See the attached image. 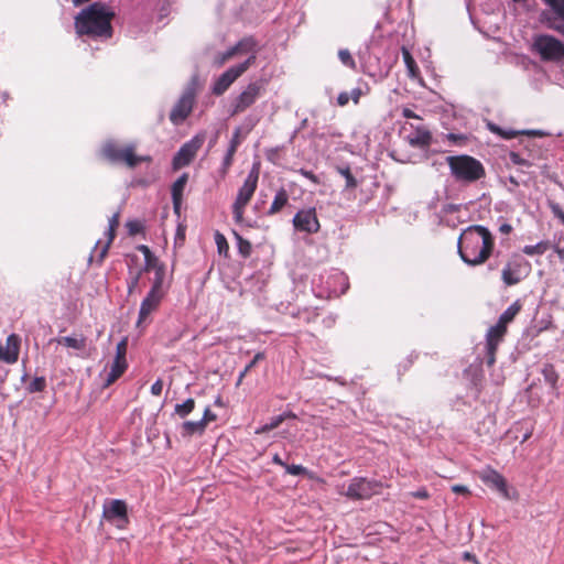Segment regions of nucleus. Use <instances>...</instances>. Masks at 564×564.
I'll use <instances>...</instances> for the list:
<instances>
[{"mask_svg": "<svg viewBox=\"0 0 564 564\" xmlns=\"http://www.w3.org/2000/svg\"><path fill=\"white\" fill-rule=\"evenodd\" d=\"M128 338L123 337L116 347V356L111 364L110 371L108 372L105 387L115 383L128 369L127 362Z\"/></svg>", "mask_w": 564, "mask_h": 564, "instance_id": "nucleus-13", "label": "nucleus"}, {"mask_svg": "<svg viewBox=\"0 0 564 564\" xmlns=\"http://www.w3.org/2000/svg\"><path fill=\"white\" fill-rule=\"evenodd\" d=\"M45 388L46 380L44 377H35L29 386L30 392H42L45 390Z\"/></svg>", "mask_w": 564, "mask_h": 564, "instance_id": "nucleus-42", "label": "nucleus"}, {"mask_svg": "<svg viewBox=\"0 0 564 564\" xmlns=\"http://www.w3.org/2000/svg\"><path fill=\"white\" fill-rule=\"evenodd\" d=\"M20 352V337L11 334L7 337L6 345H0V360L7 364H14L18 361Z\"/></svg>", "mask_w": 564, "mask_h": 564, "instance_id": "nucleus-20", "label": "nucleus"}, {"mask_svg": "<svg viewBox=\"0 0 564 564\" xmlns=\"http://www.w3.org/2000/svg\"><path fill=\"white\" fill-rule=\"evenodd\" d=\"M237 151L232 150V149H227V152H226V155L223 160V164H221V173L224 175L227 174L228 170L230 169V166L232 165L234 163V156L236 154Z\"/></svg>", "mask_w": 564, "mask_h": 564, "instance_id": "nucleus-41", "label": "nucleus"}, {"mask_svg": "<svg viewBox=\"0 0 564 564\" xmlns=\"http://www.w3.org/2000/svg\"><path fill=\"white\" fill-rule=\"evenodd\" d=\"M238 251L243 258H248L252 251L251 243L240 236H238Z\"/></svg>", "mask_w": 564, "mask_h": 564, "instance_id": "nucleus-43", "label": "nucleus"}, {"mask_svg": "<svg viewBox=\"0 0 564 564\" xmlns=\"http://www.w3.org/2000/svg\"><path fill=\"white\" fill-rule=\"evenodd\" d=\"M547 26L551 30L558 32L562 36L564 35V24L555 23V22L549 20Z\"/></svg>", "mask_w": 564, "mask_h": 564, "instance_id": "nucleus-56", "label": "nucleus"}, {"mask_svg": "<svg viewBox=\"0 0 564 564\" xmlns=\"http://www.w3.org/2000/svg\"><path fill=\"white\" fill-rule=\"evenodd\" d=\"M412 496L420 499H427L429 492L426 491V489H421L416 492H413Z\"/></svg>", "mask_w": 564, "mask_h": 564, "instance_id": "nucleus-61", "label": "nucleus"}, {"mask_svg": "<svg viewBox=\"0 0 564 564\" xmlns=\"http://www.w3.org/2000/svg\"><path fill=\"white\" fill-rule=\"evenodd\" d=\"M115 11L102 2H94L75 17V30L79 36L110 39Z\"/></svg>", "mask_w": 564, "mask_h": 564, "instance_id": "nucleus-2", "label": "nucleus"}, {"mask_svg": "<svg viewBox=\"0 0 564 564\" xmlns=\"http://www.w3.org/2000/svg\"><path fill=\"white\" fill-rule=\"evenodd\" d=\"M522 304L519 300L514 301L500 316L497 324L507 327L513 322L516 316L520 313Z\"/></svg>", "mask_w": 564, "mask_h": 564, "instance_id": "nucleus-26", "label": "nucleus"}, {"mask_svg": "<svg viewBox=\"0 0 564 564\" xmlns=\"http://www.w3.org/2000/svg\"><path fill=\"white\" fill-rule=\"evenodd\" d=\"M285 471L293 476H300L307 474V469L302 465H289L285 466Z\"/></svg>", "mask_w": 564, "mask_h": 564, "instance_id": "nucleus-46", "label": "nucleus"}, {"mask_svg": "<svg viewBox=\"0 0 564 564\" xmlns=\"http://www.w3.org/2000/svg\"><path fill=\"white\" fill-rule=\"evenodd\" d=\"M336 171L345 177L346 180V189H355L358 186V182L352 175L349 166H337Z\"/></svg>", "mask_w": 564, "mask_h": 564, "instance_id": "nucleus-35", "label": "nucleus"}, {"mask_svg": "<svg viewBox=\"0 0 564 564\" xmlns=\"http://www.w3.org/2000/svg\"><path fill=\"white\" fill-rule=\"evenodd\" d=\"M350 99V94H348L347 91H341L337 97V104L340 107H345L346 105H348Z\"/></svg>", "mask_w": 564, "mask_h": 564, "instance_id": "nucleus-55", "label": "nucleus"}, {"mask_svg": "<svg viewBox=\"0 0 564 564\" xmlns=\"http://www.w3.org/2000/svg\"><path fill=\"white\" fill-rule=\"evenodd\" d=\"M451 175L455 181L471 184L486 176L484 164L468 154L449 155L446 158Z\"/></svg>", "mask_w": 564, "mask_h": 564, "instance_id": "nucleus-3", "label": "nucleus"}, {"mask_svg": "<svg viewBox=\"0 0 564 564\" xmlns=\"http://www.w3.org/2000/svg\"><path fill=\"white\" fill-rule=\"evenodd\" d=\"M215 242H216V246H217V250L219 252V254H227L228 250H229V246H228V242H227V239L225 238V236L223 234H220L219 231H216L215 234Z\"/></svg>", "mask_w": 564, "mask_h": 564, "instance_id": "nucleus-40", "label": "nucleus"}, {"mask_svg": "<svg viewBox=\"0 0 564 564\" xmlns=\"http://www.w3.org/2000/svg\"><path fill=\"white\" fill-rule=\"evenodd\" d=\"M370 93V87L367 83L364 84L362 87H356L350 93V98L355 105L359 104V100L362 96L368 95Z\"/></svg>", "mask_w": 564, "mask_h": 564, "instance_id": "nucleus-38", "label": "nucleus"}, {"mask_svg": "<svg viewBox=\"0 0 564 564\" xmlns=\"http://www.w3.org/2000/svg\"><path fill=\"white\" fill-rule=\"evenodd\" d=\"M338 58L341 62V64L345 65L346 67L350 69H356L357 64L349 50L340 48L338 51Z\"/></svg>", "mask_w": 564, "mask_h": 564, "instance_id": "nucleus-37", "label": "nucleus"}, {"mask_svg": "<svg viewBox=\"0 0 564 564\" xmlns=\"http://www.w3.org/2000/svg\"><path fill=\"white\" fill-rule=\"evenodd\" d=\"M402 57H403V62L408 68L409 76L412 78L417 77L420 75V68L416 65V62L413 58L410 51L405 47H402Z\"/></svg>", "mask_w": 564, "mask_h": 564, "instance_id": "nucleus-31", "label": "nucleus"}, {"mask_svg": "<svg viewBox=\"0 0 564 564\" xmlns=\"http://www.w3.org/2000/svg\"><path fill=\"white\" fill-rule=\"evenodd\" d=\"M289 198L290 197L288 191L284 187H280L274 195V198L267 212V215L274 216L282 212V209L289 205Z\"/></svg>", "mask_w": 564, "mask_h": 564, "instance_id": "nucleus-23", "label": "nucleus"}, {"mask_svg": "<svg viewBox=\"0 0 564 564\" xmlns=\"http://www.w3.org/2000/svg\"><path fill=\"white\" fill-rule=\"evenodd\" d=\"M260 165L254 163L248 173L243 184L239 187L235 202L232 204V216L237 224L243 221L245 209L252 199L259 182Z\"/></svg>", "mask_w": 564, "mask_h": 564, "instance_id": "nucleus-4", "label": "nucleus"}, {"mask_svg": "<svg viewBox=\"0 0 564 564\" xmlns=\"http://www.w3.org/2000/svg\"><path fill=\"white\" fill-rule=\"evenodd\" d=\"M402 116L406 119H422L419 115L412 111L410 108H403Z\"/></svg>", "mask_w": 564, "mask_h": 564, "instance_id": "nucleus-57", "label": "nucleus"}, {"mask_svg": "<svg viewBox=\"0 0 564 564\" xmlns=\"http://www.w3.org/2000/svg\"><path fill=\"white\" fill-rule=\"evenodd\" d=\"M217 420L216 413H214L209 408H206L203 414V417L200 419L202 422H204V425L207 427V425L210 422H214Z\"/></svg>", "mask_w": 564, "mask_h": 564, "instance_id": "nucleus-49", "label": "nucleus"}, {"mask_svg": "<svg viewBox=\"0 0 564 564\" xmlns=\"http://www.w3.org/2000/svg\"><path fill=\"white\" fill-rule=\"evenodd\" d=\"M102 516L108 522H116L118 528L129 523L128 506L124 500L111 499L104 505Z\"/></svg>", "mask_w": 564, "mask_h": 564, "instance_id": "nucleus-15", "label": "nucleus"}, {"mask_svg": "<svg viewBox=\"0 0 564 564\" xmlns=\"http://www.w3.org/2000/svg\"><path fill=\"white\" fill-rule=\"evenodd\" d=\"M286 419H296V415L290 411L274 416L269 423L258 427L254 433L258 435L269 433L270 431L278 429Z\"/></svg>", "mask_w": 564, "mask_h": 564, "instance_id": "nucleus-25", "label": "nucleus"}, {"mask_svg": "<svg viewBox=\"0 0 564 564\" xmlns=\"http://www.w3.org/2000/svg\"><path fill=\"white\" fill-rule=\"evenodd\" d=\"M137 249L142 252V254L144 256V259L149 256H151L153 252L150 250V248L145 245H139L137 247Z\"/></svg>", "mask_w": 564, "mask_h": 564, "instance_id": "nucleus-59", "label": "nucleus"}, {"mask_svg": "<svg viewBox=\"0 0 564 564\" xmlns=\"http://www.w3.org/2000/svg\"><path fill=\"white\" fill-rule=\"evenodd\" d=\"M144 262V267L140 270H143V272L154 271L153 281H158L159 284H163L165 278V265L153 253L147 257Z\"/></svg>", "mask_w": 564, "mask_h": 564, "instance_id": "nucleus-22", "label": "nucleus"}, {"mask_svg": "<svg viewBox=\"0 0 564 564\" xmlns=\"http://www.w3.org/2000/svg\"><path fill=\"white\" fill-rule=\"evenodd\" d=\"M52 341H56L59 345H64L76 350H83L86 348V338L84 336H80L79 338L70 336L58 337L51 339V343Z\"/></svg>", "mask_w": 564, "mask_h": 564, "instance_id": "nucleus-29", "label": "nucleus"}, {"mask_svg": "<svg viewBox=\"0 0 564 564\" xmlns=\"http://www.w3.org/2000/svg\"><path fill=\"white\" fill-rule=\"evenodd\" d=\"M163 390V380L158 379L152 386H151V393L153 395L159 397L162 393Z\"/></svg>", "mask_w": 564, "mask_h": 564, "instance_id": "nucleus-54", "label": "nucleus"}, {"mask_svg": "<svg viewBox=\"0 0 564 564\" xmlns=\"http://www.w3.org/2000/svg\"><path fill=\"white\" fill-rule=\"evenodd\" d=\"M129 274L130 278L127 284L128 294L132 295L135 292L141 293V290L139 289V282L143 274V270L130 271Z\"/></svg>", "mask_w": 564, "mask_h": 564, "instance_id": "nucleus-34", "label": "nucleus"}, {"mask_svg": "<svg viewBox=\"0 0 564 564\" xmlns=\"http://www.w3.org/2000/svg\"><path fill=\"white\" fill-rule=\"evenodd\" d=\"M265 359V354L263 351H259L257 352L252 360L245 367V369L242 371H245V373H249L251 371L252 368L256 367V365L259 362V361H262Z\"/></svg>", "mask_w": 564, "mask_h": 564, "instance_id": "nucleus-47", "label": "nucleus"}, {"mask_svg": "<svg viewBox=\"0 0 564 564\" xmlns=\"http://www.w3.org/2000/svg\"><path fill=\"white\" fill-rule=\"evenodd\" d=\"M293 226L295 230L305 234H316L321 229L315 208H306L299 210L293 217Z\"/></svg>", "mask_w": 564, "mask_h": 564, "instance_id": "nucleus-17", "label": "nucleus"}, {"mask_svg": "<svg viewBox=\"0 0 564 564\" xmlns=\"http://www.w3.org/2000/svg\"><path fill=\"white\" fill-rule=\"evenodd\" d=\"M205 142L204 134H196L189 141L184 143L173 158L172 165L174 170H180L191 164L199 149Z\"/></svg>", "mask_w": 564, "mask_h": 564, "instance_id": "nucleus-11", "label": "nucleus"}, {"mask_svg": "<svg viewBox=\"0 0 564 564\" xmlns=\"http://www.w3.org/2000/svg\"><path fill=\"white\" fill-rule=\"evenodd\" d=\"M263 85L260 82H253L234 99L231 104V116L245 112L250 108L263 93Z\"/></svg>", "mask_w": 564, "mask_h": 564, "instance_id": "nucleus-10", "label": "nucleus"}, {"mask_svg": "<svg viewBox=\"0 0 564 564\" xmlns=\"http://www.w3.org/2000/svg\"><path fill=\"white\" fill-rule=\"evenodd\" d=\"M509 158L513 164L530 165V163L527 160L522 159L521 155L517 152H510Z\"/></svg>", "mask_w": 564, "mask_h": 564, "instance_id": "nucleus-51", "label": "nucleus"}, {"mask_svg": "<svg viewBox=\"0 0 564 564\" xmlns=\"http://www.w3.org/2000/svg\"><path fill=\"white\" fill-rule=\"evenodd\" d=\"M164 297L163 284L158 281L152 282V286L140 305L139 318L137 325L140 326L147 322L148 317L155 312Z\"/></svg>", "mask_w": 564, "mask_h": 564, "instance_id": "nucleus-12", "label": "nucleus"}, {"mask_svg": "<svg viewBox=\"0 0 564 564\" xmlns=\"http://www.w3.org/2000/svg\"><path fill=\"white\" fill-rule=\"evenodd\" d=\"M431 141L432 134L424 127L416 128L414 134L410 137V144L415 148H427L431 144Z\"/></svg>", "mask_w": 564, "mask_h": 564, "instance_id": "nucleus-24", "label": "nucleus"}, {"mask_svg": "<svg viewBox=\"0 0 564 564\" xmlns=\"http://www.w3.org/2000/svg\"><path fill=\"white\" fill-rule=\"evenodd\" d=\"M557 17L564 20V0H553L550 6Z\"/></svg>", "mask_w": 564, "mask_h": 564, "instance_id": "nucleus-48", "label": "nucleus"}, {"mask_svg": "<svg viewBox=\"0 0 564 564\" xmlns=\"http://www.w3.org/2000/svg\"><path fill=\"white\" fill-rule=\"evenodd\" d=\"M206 431L204 422L199 421H185L181 425V434L184 437H191L195 434L203 435Z\"/></svg>", "mask_w": 564, "mask_h": 564, "instance_id": "nucleus-27", "label": "nucleus"}, {"mask_svg": "<svg viewBox=\"0 0 564 564\" xmlns=\"http://www.w3.org/2000/svg\"><path fill=\"white\" fill-rule=\"evenodd\" d=\"M551 248V242L549 240H543L533 246H524L522 251L527 256H535L543 254Z\"/></svg>", "mask_w": 564, "mask_h": 564, "instance_id": "nucleus-32", "label": "nucleus"}, {"mask_svg": "<svg viewBox=\"0 0 564 564\" xmlns=\"http://www.w3.org/2000/svg\"><path fill=\"white\" fill-rule=\"evenodd\" d=\"M188 182V174L183 173L172 185L171 194L173 208L176 214H180V209L183 203V193Z\"/></svg>", "mask_w": 564, "mask_h": 564, "instance_id": "nucleus-21", "label": "nucleus"}, {"mask_svg": "<svg viewBox=\"0 0 564 564\" xmlns=\"http://www.w3.org/2000/svg\"><path fill=\"white\" fill-rule=\"evenodd\" d=\"M257 56L250 55L243 63L231 66L223 73L214 83L212 91L216 96H221L231 84L237 80L251 65L256 63Z\"/></svg>", "mask_w": 564, "mask_h": 564, "instance_id": "nucleus-9", "label": "nucleus"}, {"mask_svg": "<svg viewBox=\"0 0 564 564\" xmlns=\"http://www.w3.org/2000/svg\"><path fill=\"white\" fill-rule=\"evenodd\" d=\"M452 491L457 495H464V496L470 495V490L468 489V487H466L464 485H458V484L452 486Z\"/></svg>", "mask_w": 564, "mask_h": 564, "instance_id": "nucleus-53", "label": "nucleus"}, {"mask_svg": "<svg viewBox=\"0 0 564 564\" xmlns=\"http://www.w3.org/2000/svg\"><path fill=\"white\" fill-rule=\"evenodd\" d=\"M531 51L539 55L542 62L560 63L564 59V43L553 35H534Z\"/></svg>", "mask_w": 564, "mask_h": 564, "instance_id": "nucleus-6", "label": "nucleus"}, {"mask_svg": "<svg viewBox=\"0 0 564 564\" xmlns=\"http://www.w3.org/2000/svg\"><path fill=\"white\" fill-rule=\"evenodd\" d=\"M272 462H273L275 465H279V466L283 467V468H285V466H286V463L282 460V458L280 457V455H279V454L273 455V457H272Z\"/></svg>", "mask_w": 564, "mask_h": 564, "instance_id": "nucleus-62", "label": "nucleus"}, {"mask_svg": "<svg viewBox=\"0 0 564 564\" xmlns=\"http://www.w3.org/2000/svg\"><path fill=\"white\" fill-rule=\"evenodd\" d=\"M257 46L258 42L253 36H246L235 45V48L238 54L251 53V55L256 56Z\"/></svg>", "mask_w": 564, "mask_h": 564, "instance_id": "nucleus-30", "label": "nucleus"}, {"mask_svg": "<svg viewBox=\"0 0 564 564\" xmlns=\"http://www.w3.org/2000/svg\"><path fill=\"white\" fill-rule=\"evenodd\" d=\"M499 231L503 235H509L512 231V226L508 223L500 225Z\"/></svg>", "mask_w": 564, "mask_h": 564, "instance_id": "nucleus-60", "label": "nucleus"}, {"mask_svg": "<svg viewBox=\"0 0 564 564\" xmlns=\"http://www.w3.org/2000/svg\"><path fill=\"white\" fill-rule=\"evenodd\" d=\"M240 128H237L232 134V138L230 140V143H229V149H232L235 151L238 150V147L240 145L241 143V140H240Z\"/></svg>", "mask_w": 564, "mask_h": 564, "instance_id": "nucleus-50", "label": "nucleus"}, {"mask_svg": "<svg viewBox=\"0 0 564 564\" xmlns=\"http://www.w3.org/2000/svg\"><path fill=\"white\" fill-rule=\"evenodd\" d=\"M494 248V236L488 228L480 225L467 227L458 238L459 257L470 267H478L487 262Z\"/></svg>", "mask_w": 564, "mask_h": 564, "instance_id": "nucleus-1", "label": "nucleus"}, {"mask_svg": "<svg viewBox=\"0 0 564 564\" xmlns=\"http://www.w3.org/2000/svg\"><path fill=\"white\" fill-rule=\"evenodd\" d=\"M196 402L193 398H188L183 403H177L174 408V413L184 419L194 411Z\"/></svg>", "mask_w": 564, "mask_h": 564, "instance_id": "nucleus-33", "label": "nucleus"}, {"mask_svg": "<svg viewBox=\"0 0 564 564\" xmlns=\"http://www.w3.org/2000/svg\"><path fill=\"white\" fill-rule=\"evenodd\" d=\"M552 212L561 220V223L564 225V212L562 210V208L558 207L557 205H555V206L552 207Z\"/></svg>", "mask_w": 564, "mask_h": 564, "instance_id": "nucleus-58", "label": "nucleus"}, {"mask_svg": "<svg viewBox=\"0 0 564 564\" xmlns=\"http://www.w3.org/2000/svg\"><path fill=\"white\" fill-rule=\"evenodd\" d=\"M126 226L130 236H135L143 231V225L139 220H129Z\"/></svg>", "mask_w": 564, "mask_h": 564, "instance_id": "nucleus-45", "label": "nucleus"}, {"mask_svg": "<svg viewBox=\"0 0 564 564\" xmlns=\"http://www.w3.org/2000/svg\"><path fill=\"white\" fill-rule=\"evenodd\" d=\"M195 104V93L193 89H187L177 100L170 113V120L173 124L178 126L183 123L186 118L192 113Z\"/></svg>", "mask_w": 564, "mask_h": 564, "instance_id": "nucleus-16", "label": "nucleus"}, {"mask_svg": "<svg viewBox=\"0 0 564 564\" xmlns=\"http://www.w3.org/2000/svg\"><path fill=\"white\" fill-rule=\"evenodd\" d=\"M507 333L508 328L497 323L487 330L485 352L486 365L488 367H492L495 365L497 350L499 345L505 340Z\"/></svg>", "mask_w": 564, "mask_h": 564, "instance_id": "nucleus-14", "label": "nucleus"}, {"mask_svg": "<svg viewBox=\"0 0 564 564\" xmlns=\"http://www.w3.org/2000/svg\"><path fill=\"white\" fill-rule=\"evenodd\" d=\"M100 155L111 163H122L130 169L151 160L150 156L137 155L133 144L120 145L115 141L105 142L100 149Z\"/></svg>", "mask_w": 564, "mask_h": 564, "instance_id": "nucleus-5", "label": "nucleus"}, {"mask_svg": "<svg viewBox=\"0 0 564 564\" xmlns=\"http://www.w3.org/2000/svg\"><path fill=\"white\" fill-rule=\"evenodd\" d=\"M382 487L383 485L380 481L355 477L350 480L347 490L343 495L351 500H367L381 494Z\"/></svg>", "mask_w": 564, "mask_h": 564, "instance_id": "nucleus-8", "label": "nucleus"}, {"mask_svg": "<svg viewBox=\"0 0 564 564\" xmlns=\"http://www.w3.org/2000/svg\"><path fill=\"white\" fill-rule=\"evenodd\" d=\"M120 225V212H116L109 219V229H108V239L106 243L99 249V241L96 243L94 252L97 253V262L99 264L102 263L104 259L106 258L108 250L116 237V230Z\"/></svg>", "mask_w": 564, "mask_h": 564, "instance_id": "nucleus-19", "label": "nucleus"}, {"mask_svg": "<svg viewBox=\"0 0 564 564\" xmlns=\"http://www.w3.org/2000/svg\"><path fill=\"white\" fill-rule=\"evenodd\" d=\"M498 258H499V253L495 257L494 261L488 264V269L490 271H494V270L498 269V267L500 264V262L498 261Z\"/></svg>", "mask_w": 564, "mask_h": 564, "instance_id": "nucleus-64", "label": "nucleus"}, {"mask_svg": "<svg viewBox=\"0 0 564 564\" xmlns=\"http://www.w3.org/2000/svg\"><path fill=\"white\" fill-rule=\"evenodd\" d=\"M236 55H238L236 48H235V45L231 46L230 48H228L226 52L221 53L217 59H216V63L218 66H221L224 65L226 62H228L229 59H231L232 57H235Z\"/></svg>", "mask_w": 564, "mask_h": 564, "instance_id": "nucleus-44", "label": "nucleus"}, {"mask_svg": "<svg viewBox=\"0 0 564 564\" xmlns=\"http://www.w3.org/2000/svg\"><path fill=\"white\" fill-rule=\"evenodd\" d=\"M480 480L489 488L498 491L505 499H512L507 479L496 469L486 468L479 474Z\"/></svg>", "mask_w": 564, "mask_h": 564, "instance_id": "nucleus-18", "label": "nucleus"}, {"mask_svg": "<svg viewBox=\"0 0 564 564\" xmlns=\"http://www.w3.org/2000/svg\"><path fill=\"white\" fill-rule=\"evenodd\" d=\"M299 173L301 175H303L304 177H306L307 180H310L312 183L314 184H319V178L317 175H315L312 171H307V170H304V169H301L299 171Z\"/></svg>", "mask_w": 564, "mask_h": 564, "instance_id": "nucleus-52", "label": "nucleus"}, {"mask_svg": "<svg viewBox=\"0 0 564 564\" xmlns=\"http://www.w3.org/2000/svg\"><path fill=\"white\" fill-rule=\"evenodd\" d=\"M463 558L465 561H469V562H474V563L478 564L477 557L474 554L469 553V552H465L463 554Z\"/></svg>", "mask_w": 564, "mask_h": 564, "instance_id": "nucleus-63", "label": "nucleus"}, {"mask_svg": "<svg viewBox=\"0 0 564 564\" xmlns=\"http://www.w3.org/2000/svg\"><path fill=\"white\" fill-rule=\"evenodd\" d=\"M542 375L544 380L550 383L552 387H555L558 380V375L555 370V367L552 364H545L542 369Z\"/></svg>", "mask_w": 564, "mask_h": 564, "instance_id": "nucleus-36", "label": "nucleus"}, {"mask_svg": "<svg viewBox=\"0 0 564 564\" xmlns=\"http://www.w3.org/2000/svg\"><path fill=\"white\" fill-rule=\"evenodd\" d=\"M487 128L490 132L499 135L500 138L505 140H511L517 138L520 134H530L529 131H518L513 129H502L501 127L497 126L494 122H488Z\"/></svg>", "mask_w": 564, "mask_h": 564, "instance_id": "nucleus-28", "label": "nucleus"}, {"mask_svg": "<svg viewBox=\"0 0 564 564\" xmlns=\"http://www.w3.org/2000/svg\"><path fill=\"white\" fill-rule=\"evenodd\" d=\"M530 263L519 253H512L501 270V280L506 286L519 284L527 275Z\"/></svg>", "mask_w": 564, "mask_h": 564, "instance_id": "nucleus-7", "label": "nucleus"}, {"mask_svg": "<svg viewBox=\"0 0 564 564\" xmlns=\"http://www.w3.org/2000/svg\"><path fill=\"white\" fill-rule=\"evenodd\" d=\"M446 139H447L451 143H453V144H455V145H458V147H464V145H466V144L468 143V141H469L468 135L463 134V133H453V132L447 133V134H446Z\"/></svg>", "mask_w": 564, "mask_h": 564, "instance_id": "nucleus-39", "label": "nucleus"}]
</instances>
